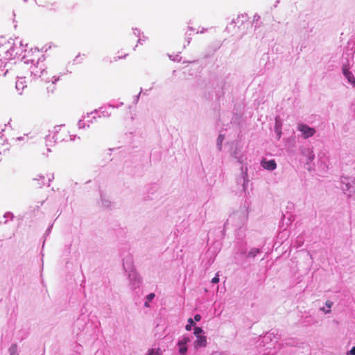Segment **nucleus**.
Instances as JSON below:
<instances>
[{
	"instance_id": "nucleus-34",
	"label": "nucleus",
	"mask_w": 355,
	"mask_h": 355,
	"mask_svg": "<svg viewBox=\"0 0 355 355\" xmlns=\"http://www.w3.org/2000/svg\"><path fill=\"white\" fill-rule=\"evenodd\" d=\"M259 19V16L258 15H255L254 16V20H258Z\"/></svg>"
},
{
	"instance_id": "nucleus-5",
	"label": "nucleus",
	"mask_w": 355,
	"mask_h": 355,
	"mask_svg": "<svg viewBox=\"0 0 355 355\" xmlns=\"http://www.w3.org/2000/svg\"><path fill=\"white\" fill-rule=\"evenodd\" d=\"M128 279L130 284L133 289H136L139 287L141 279L139 274L135 270H131L128 275Z\"/></svg>"
},
{
	"instance_id": "nucleus-12",
	"label": "nucleus",
	"mask_w": 355,
	"mask_h": 355,
	"mask_svg": "<svg viewBox=\"0 0 355 355\" xmlns=\"http://www.w3.org/2000/svg\"><path fill=\"white\" fill-rule=\"evenodd\" d=\"M282 123L279 117L275 118V132L277 134V139H280L282 136Z\"/></svg>"
},
{
	"instance_id": "nucleus-29",
	"label": "nucleus",
	"mask_w": 355,
	"mask_h": 355,
	"mask_svg": "<svg viewBox=\"0 0 355 355\" xmlns=\"http://www.w3.org/2000/svg\"><path fill=\"white\" fill-rule=\"evenodd\" d=\"M349 354L355 355V346L353 347L348 353Z\"/></svg>"
},
{
	"instance_id": "nucleus-7",
	"label": "nucleus",
	"mask_w": 355,
	"mask_h": 355,
	"mask_svg": "<svg viewBox=\"0 0 355 355\" xmlns=\"http://www.w3.org/2000/svg\"><path fill=\"white\" fill-rule=\"evenodd\" d=\"M241 178H242L241 184H242L243 190L245 191L248 187V182H249L248 177L247 166L243 165L241 167Z\"/></svg>"
},
{
	"instance_id": "nucleus-14",
	"label": "nucleus",
	"mask_w": 355,
	"mask_h": 355,
	"mask_svg": "<svg viewBox=\"0 0 355 355\" xmlns=\"http://www.w3.org/2000/svg\"><path fill=\"white\" fill-rule=\"evenodd\" d=\"M63 133L65 135L66 137H70V136L68 135L67 133L65 131H64ZM62 132H58L56 130L55 135L54 136L55 141H59V142L62 141H67V139L66 137H62Z\"/></svg>"
},
{
	"instance_id": "nucleus-11",
	"label": "nucleus",
	"mask_w": 355,
	"mask_h": 355,
	"mask_svg": "<svg viewBox=\"0 0 355 355\" xmlns=\"http://www.w3.org/2000/svg\"><path fill=\"white\" fill-rule=\"evenodd\" d=\"M207 345V338L205 336L196 337V340L194 342V347L198 349L200 347H205Z\"/></svg>"
},
{
	"instance_id": "nucleus-36",
	"label": "nucleus",
	"mask_w": 355,
	"mask_h": 355,
	"mask_svg": "<svg viewBox=\"0 0 355 355\" xmlns=\"http://www.w3.org/2000/svg\"><path fill=\"white\" fill-rule=\"evenodd\" d=\"M137 33H139V31L137 29L134 30L135 35H137Z\"/></svg>"
},
{
	"instance_id": "nucleus-4",
	"label": "nucleus",
	"mask_w": 355,
	"mask_h": 355,
	"mask_svg": "<svg viewBox=\"0 0 355 355\" xmlns=\"http://www.w3.org/2000/svg\"><path fill=\"white\" fill-rule=\"evenodd\" d=\"M297 130L302 132V136L305 139L313 136L315 133V128L302 123L297 124Z\"/></svg>"
},
{
	"instance_id": "nucleus-26",
	"label": "nucleus",
	"mask_w": 355,
	"mask_h": 355,
	"mask_svg": "<svg viewBox=\"0 0 355 355\" xmlns=\"http://www.w3.org/2000/svg\"><path fill=\"white\" fill-rule=\"evenodd\" d=\"M219 282V275L218 273L216 275V276L211 279V283L216 284Z\"/></svg>"
},
{
	"instance_id": "nucleus-18",
	"label": "nucleus",
	"mask_w": 355,
	"mask_h": 355,
	"mask_svg": "<svg viewBox=\"0 0 355 355\" xmlns=\"http://www.w3.org/2000/svg\"><path fill=\"white\" fill-rule=\"evenodd\" d=\"M155 296V295L153 293H151L146 296V301L144 303V306L146 307H149V302L154 299Z\"/></svg>"
},
{
	"instance_id": "nucleus-35",
	"label": "nucleus",
	"mask_w": 355,
	"mask_h": 355,
	"mask_svg": "<svg viewBox=\"0 0 355 355\" xmlns=\"http://www.w3.org/2000/svg\"><path fill=\"white\" fill-rule=\"evenodd\" d=\"M140 94H141V92H139V94L136 96V99H135L136 103H137V102L138 101V100H139V98Z\"/></svg>"
},
{
	"instance_id": "nucleus-32",
	"label": "nucleus",
	"mask_w": 355,
	"mask_h": 355,
	"mask_svg": "<svg viewBox=\"0 0 355 355\" xmlns=\"http://www.w3.org/2000/svg\"><path fill=\"white\" fill-rule=\"evenodd\" d=\"M94 113H95V114L96 113V110H95V111H94ZM94 114V112H92L91 114L87 113V115H86V116H84L83 118H84V119H85L86 117H87V118H89V117H90V115H91V114Z\"/></svg>"
},
{
	"instance_id": "nucleus-21",
	"label": "nucleus",
	"mask_w": 355,
	"mask_h": 355,
	"mask_svg": "<svg viewBox=\"0 0 355 355\" xmlns=\"http://www.w3.org/2000/svg\"><path fill=\"white\" fill-rule=\"evenodd\" d=\"M203 333V330L202 328L199 327H196L194 328V335L196 336V337H198V336H201V334Z\"/></svg>"
},
{
	"instance_id": "nucleus-37",
	"label": "nucleus",
	"mask_w": 355,
	"mask_h": 355,
	"mask_svg": "<svg viewBox=\"0 0 355 355\" xmlns=\"http://www.w3.org/2000/svg\"><path fill=\"white\" fill-rule=\"evenodd\" d=\"M203 32H204V29H203V30H201V31H200V33H202ZM197 33H199V31H198Z\"/></svg>"
},
{
	"instance_id": "nucleus-17",
	"label": "nucleus",
	"mask_w": 355,
	"mask_h": 355,
	"mask_svg": "<svg viewBox=\"0 0 355 355\" xmlns=\"http://www.w3.org/2000/svg\"><path fill=\"white\" fill-rule=\"evenodd\" d=\"M259 252H260L259 249L252 248L249 251V252L248 254V257H255L257 256V254H258Z\"/></svg>"
},
{
	"instance_id": "nucleus-25",
	"label": "nucleus",
	"mask_w": 355,
	"mask_h": 355,
	"mask_svg": "<svg viewBox=\"0 0 355 355\" xmlns=\"http://www.w3.org/2000/svg\"><path fill=\"white\" fill-rule=\"evenodd\" d=\"M78 128H79L80 129H81V128H85V126H86V125H85V122H84V121H83V120L80 119V120L78 121Z\"/></svg>"
},
{
	"instance_id": "nucleus-15",
	"label": "nucleus",
	"mask_w": 355,
	"mask_h": 355,
	"mask_svg": "<svg viewBox=\"0 0 355 355\" xmlns=\"http://www.w3.org/2000/svg\"><path fill=\"white\" fill-rule=\"evenodd\" d=\"M224 139H225L224 135L220 134L216 140V146H217L218 150H221L222 144H223Z\"/></svg>"
},
{
	"instance_id": "nucleus-27",
	"label": "nucleus",
	"mask_w": 355,
	"mask_h": 355,
	"mask_svg": "<svg viewBox=\"0 0 355 355\" xmlns=\"http://www.w3.org/2000/svg\"><path fill=\"white\" fill-rule=\"evenodd\" d=\"M325 305L329 308V309H330V308L333 305V302L331 301H329V300H327L325 302Z\"/></svg>"
},
{
	"instance_id": "nucleus-23",
	"label": "nucleus",
	"mask_w": 355,
	"mask_h": 355,
	"mask_svg": "<svg viewBox=\"0 0 355 355\" xmlns=\"http://www.w3.org/2000/svg\"><path fill=\"white\" fill-rule=\"evenodd\" d=\"M12 217H13V215H12L11 213H10V212H7V213H6V214L3 215V218H5V220H4V221L1 220V221H0V223H6V222H7V219H8V218L11 219V218H12Z\"/></svg>"
},
{
	"instance_id": "nucleus-10",
	"label": "nucleus",
	"mask_w": 355,
	"mask_h": 355,
	"mask_svg": "<svg viewBox=\"0 0 355 355\" xmlns=\"http://www.w3.org/2000/svg\"><path fill=\"white\" fill-rule=\"evenodd\" d=\"M343 73L344 76L347 79L348 82L355 87V78L352 73L349 71V69L347 68L346 66H344L343 68Z\"/></svg>"
},
{
	"instance_id": "nucleus-30",
	"label": "nucleus",
	"mask_w": 355,
	"mask_h": 355,
	"mask_svg": "<svg viewBox=\"0 0 355 355\" xmlns=\"http://www.w3.org/2000/svg\"><path fill=\"white\" fill-rule=\"evenodd\" d=\"M234 157H235L236 159H237V160H238V162H239V163H241V164H243V158H242L241 157H237L236 156H234Z\"/></svg>"
},
{
	"instance_id": "nucleus-1",
	"label": "nucleus",
	"mask_w": 355,
	"mask_h": 355,
	"mask_svg": "<svg viewBox=\"0 0 355 355\" xmlns=\"http://www.w3.org/2000/svg\"><path fill=\"white\" fill-rule=\"evenodd\" d=\"M3 50L5 51L8 59L20 55L23 51L22 42L17 38L10 39L3 46Z\"/></svg>"
},
{
	"instance_id": "nucleus-3",
	"label": "nucleus",
	"mask_w": 355,
	"mask_h": 355,
	"mask_svg": "<svg viewBox=\"0 0 355 355\" xmlns=\"http://www.w3.org/2000/svg\"><path fill=\"white\" fill-rule=\"evenodd\" d=\"M340 182L341 189L348 197L355 196V179L354 178L342 176Z\"/></svg>"
},
{
	"instance_id": "nucleus-38",
	"label": "nucleus",
	"mask_w": 355,
	"mask_h": 355,
	"mask_svg": "<svg viewBox=\"0 0 355 355\" xmlns=\"http://www.w3.org/2000/svg\"><path fill=\"white\" fill-rule=\"evenodd\" d=\"M190 39H191V38H189V39H188V42H187L188 44H189V43H190Z\"/></svg>"
},
{
	"instance_id": "nucleus-8",
	"label": "nucleus",
	"mask_w": 355,
	"mask_h": 355,
	"mask_svg": "<svg viewBox=\"0 0 355 355\" xmlns=\"http://www.w3.org/2000/svg\"><path fill=\"white\" fill-rule=\"evenodd\" d=\"M301 152L302 154L306 157V164H309V163L313 162L315 159V154L312 149L304 148L301 149Z\"/></svg>"
},
{
	"instance_id": "nucleus-33",
	"label": "nucleus",
	"mask_w": 355,
	"mask_h": 355,
	"mask_svg": "<svg viewBox=\"0 0 355 355\" xmlns=\"http://www.w3.org/2000/svg\"><path fill=\"white\" fill-rule=\"evenodd\" d=\"M4 66V62L0 60V69Z\"/></svg>"
},
{
	"instance_id": "nucleus-31",
	"label": "nucleus",
	"mask_w": 355,
	"mask_h": 355,
	"mask_svg": "<svg viewBox=\"0 0 355 355\" xmlns=\"http://www.w3.org/2000/svg\"><path fill=\"white\" fill-rule=\"evenodd\" d=\"M320 311L324 312L325 313H330L331 310L330 309H327L326 310L324 308H320Z\"/></svg>"
},
{
	"instance_id": "nucleus-16",
	"label": "nucleus",
	"mask_w": 355,
	"mask_h": 355,
	"mask_svg": "<svg viewBox=\"0 0 355 355\" xmlns=\"http://www.w3.org/2000/svg\"><path fill=\"white\" fill-rule=\"evenodd\" d=\"M8 352H9L10 355H18L17 344H15V343L12 344L8 349Z\"/></svg>"
},
{
	"instance_id": "nucleus-22",
	"label": "nucleus",
	"mask_w": 355,
	"mask_h": 355,
	"mask_svg": "<svg viewBox=\"0 0 355 355\" xmlns=\"http://www.w3.org/2000/svg\"><path fill=\"white\" fill-rule=\"evenodd\" d=\"M146 355H161V352L159 349H152L148 352Z\"/></svg>"
},
{
	"instance_id": "nucleus-24",
	"label": "nucleus",
	"mask_w": 355,
	"mask_h": 355,
	"mask_svg": "<svg viewBox=\"0 0 355 355\" xmlns=\"http://www.w3.org/2000/svg\"><path fill=\"white\" fill-rule=\"evenodd\" d=\"M109 109H110L109 107L108 108H101V112L103 116H108L110 114V113L108 112V110H107Z\"/></svg>"
},
{
	"instance_id": "nucleus-28",
	"label": "nucleus",
	"mask_w": 355,
	"mask_h": 355,
	"mask_svg": "<svg viewBox=\"0 0 355 355\" xmlns=\"http://www.w3.org/2000/svg\"><path fill=\"white\" fill-rule=\"evenodd\" d=\"M200 319H201V316H200V315H199V314H196V315L194 316V320H195V321L198 322V321H200Z\"/></svg>"
},
{
	"instance_id": "nucleus-2",
	"label": "nucleus",
	"mask_w": 355,
	"mask_h": 355,
	"mask_svg": "<svg viewBox=\"0 0 355 355\" xmlns=\"http://www.w3.org/2000/svg\"><path fill=\"white\" fill-rule=\"evenodd\" d=\"M30 69L31 74L34 77L42 78V79H44L46 82L51 81L53 84H55L58 80V78H56L54 76L51 78L45 77V75L47 73V72L44 69V64L40 62L39 60L37 61L36 64L31 66Z\"/></svg>"
},
{
	"instance_id": "nucleus-19",
	"label": "nucleus",
	"mask_w": 355,
	"mask_h": 355,
	"mask_svg": "<svg viewBox=\"0 0 355 355\" xmlns=\"http://www.w3.org/2000/svg\"><path fill=\"white\" fill-rule=\"evenodd\" d=\"M44 180H45L44 176L41 175H37L36 178H35L33 179L34 181L41 182L38 183V184L40 186H42V185L44 184Z\"/></svg>"
},
{
	"instance_id": "nucleus-13",
	"label": "nucleus",
	"mask_w": 355,
	"mask_h": 355,
	"mask_svg": "<svg viewBox=\"0 0 355 355\" xmlns=\"http://www.w3.org/2000/svg\"><path fill=\"white\" fill-rule=\"evenodd\" d=\"M26 87L25 85V80L24 78H19L16 81L15 87L19 94H21L23 89Z\"/></svg>"
},
{
	"instance_id": "nucleus-6",
	"label": "nucleus",
	"mask_w": 355,
	"mask_h": 355,
	"mask_svg": "<svg viewBox=\"0 0 355 355\" xmlns=\"http://www.w3.org/2000/svg\"><path fill=\"white\" fill-rule=\"evenodd\" d=\"M191 341L189 337L184 336L181 338L178 342V345L179 347V353L182 355L186 354L187 352V344Z\"/></svg>"
},
{
	"instance_id": "nucleus-9",
	"label": "nucleus",
	"mask_w": 355,
	"mask_h": 355,
	"mask_svg": "<svg viewBox=\"0 0 355 355\" xmlns=\"http://www.w3.org/2000/svg\"><path fill=\"white\" fill-rule=\"evenodd\" d=\"M261 166L268 171H274L277 168V164L274 159L262 160Z\"/></svg>"
},
{
	"instance_id": "nucleus-20",
	"label": "nucleus",
	"mask_w": 355,
	"mask_h": 355,
	"mask_svg": "<svg viewBox=\"0 0 355 355\" xmlns=\"http://www.w3.org/2000/svg\"><path fill=\"white\" fill-rule=\"evenodd\" d=\"M195 325V322L192 318L188 319V324L185 327V329L187 331H190L191 329V327Z\"/></svg>"
}]
</instances>
